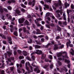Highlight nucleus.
I'll return each mask as SVG.
<instances>
[{"mask_svg": "<svg viewBox=\"0 0 74 74\" xmlns=\"http://www.w3.org/2000/svg\"><path fill=\"white\" fill-rule=\"evenodd\" d=\"M25 25H29V23L27 20H26L25 22Z\"/></svg>", "mask_w": 74, "mask_h": 74, "instance_id": "obj_27", "label": "nucleus"}, {"mask_svg": "<svg viewBox=\"0 0 74 74\" xmlns=\"http://www.w3.org/2000/svg\"><path fill=\"white\" fill-rule=\"evenodd\" d=\"M14 36H18V32L16 31L14 32Z\"/></svg>", "mask_w": 74, "mask_h": 74, "instance_id": "obj_28", "label": "nucleus"}, {"mask_svg": "<svg viewBox=\"0 0 74 74\" xmlns=\"http://www.w3.org/2000/svg\"><path fill=\"white\" fill-rule=\"evenodd\" d=\"M62 70H64L66 73V72H67V71H68V70H67V69H66V67H64L63 69H62Z\"/></svg>", "mask_w": 74, "mask_h": 74, "instance_id": "obj_32", "label": "nucleus"}, {"mask_svg": "<svg viewBox=\"0 0 74 74\" xmlns=\"http://www.w3.org/2000/svg\"><path fill=\"white\" fill-rule=\"evenodd\" d=\"M6 16L7 17L8 19H11V18H12V16H11L10 15L8 14H6Z\"/></svg>", "mask_w": 74, "mask_h": 74, "instance_id": "obj_15", "label": "nucleus"}, {"mask_svg": "<svg viewBox=\"0 0 74 74\" xmlns=\"http://www.w3.org/2000/svg\"><path fill=\"white\" fill-rule=\"evenodd\" d=\"M71 19H74V16H71Z\"/></svg>", "mask_w": 74, "mask_h": 74, "instance_id": "obj_64", "label": "nucleus"}, {"mask_svg": "<svg viewBox=\"0 0 74 74\" xmlns=\"http://www.w3.org/2000/svg\"><path fill=\"white\" fill-rule=\"evenodd\" d=\"M36 25L37 26H38L39 27L40 26H41V24H39V23H37Z\"/></svg>", "mask_w": 74, "mask_h": 74, "instance_id": "obj_51", "label": "nucleus"}, {"mask_svg": "<svg viewBox=\"0 0 74 74\" xmlns=\"http://www.w3.org/2000/svg\"><path fill=\"white\" fill-rule=\"evenodd\" d=\"M14 69V67H10V70L11 71H13Z\"/></svg>", "mask_w": 74, "mask_h": 74, "instance_id": "obj_42", "label": "nucleus"}, {"mask_svg": "<svg viewBox=\"0 0 74 74\" xmlns=\"http://www.w3.org/2000/svg\"><path fill=\"white\" fill-rule=\"evenodd\" d=\"M56 12L57 13H60L61 14H62V13H63L62 11V10H58L56 11Z\"/></svg>", "mask_w": 74, "mask_h": 74, "instance_id": "obj_19", "label": "nucleus"}, {"mask_svg": "<svg viewBox=\"0 0 74 74\" xmlns=\"http://www.w3.org/2000/svg\"><path fill=\"white\" fill-rule=\"evenodd\" d=\"M70 53H71L72 55H74V50L72 48H71L69 51Z\"/></svg>", "mask_w": 74, "mask_h": 74, "instance_id": "obj_7", "label": "nucleus"}, {"mask_svg": "<svg viewBox=\"0 0 74 74\" xmlns=\"http://www.w3.org/2000/svg\"><path fill=\"white\" fill-rule=\"evenodd\" d=\"M64 5L65 7H66V8L67 7H69V5H70L66 2L65 3Z\"/></svg>", "mask_w": 74, "mask_h": 74, "instance_id": "obj_24", "label": "nucleus"}, {"mask_svg": "<svg viewBox=\"0 0 74 74\" xmlns=\"http://www.w3.org/2000/svg\"><path fill=\"white\" fill-rule=\"evenodd\" d=\"M35 48L36 49H38V48H41V46L38 45H35Z\"/></svg>", "mask_w": 74, "mask_h": 74, "instance_id": "obj_20", "label": "nucleus"}, {"mask_svg": "<svg viewBox=\"0 0 74 74\" xmlns=\"http://www.w3.org/2000/svg\"><path fill=\"white\" fill-rule=\"evenodd\" d=\"M36 53L38 55H41V54H42V51L38 49H37L36 50Z\"/></svg>", "mask_w": 74, "mask_h": 74, "instance_id": "obj_4", "label": "nucleus"}, {"mask_svg": "<svg viewBox=\"0 0 74 74\" xmlns=\"http://www.w3.org/2000/svg\"><path fill=\"white\" fill-rule=\"evenodd\" d=\"M29 50H32L33 49V47L32 46H29Z\"/></svg>", "mask_w": 74, "mask_h": 74, "instance_id": "obj_54", "label": "nucleus"}, {"mask_svg": "<svg viewBox=\"0 0 74 74\" xmlns=\"http://www.w3.org/2000/svg\"><path fill=\"white\" fill-rule=\"evenodd\" d=\"M23 31L24 32V33H26V28L24 27L23 28Z\"/></svg>", "mask_w": 74, "mask_h": 74, "instance_id": "obj_38", "label": "nucleus"}, {"mask_svg": "<svg viewBox=\"0 0 74 74\" xmlns=\"http://www.w3.org/2000/svg\"><path fill=\"white\" fill-rule=\"evenodd\" d=\"M37 21H42V19H41V18H37Z\"/></svg>", "mask_w": 74, "mask_h": 74, "instance_id": "obj_61", "label": "nucleus"}, {"mask_svg": "<svg viewBox=\"0 0 74 74\" xmlns=\"http://www.w3.org/2000/svg\"><path fill=\"white\" fill-rule=\"evenodd\" d=\"M29 68H30V70H31V71H31V72H32V71H33V67H32L31 66V65H30V66H29Z\"/></svg>", "mask_w": 74, "mask_h": 74, "instance_id": "obj_44", "label": "nucleus"}, {"mask_svg": "<svg viewBox=\"0 0 74 74\" xmlns=\"http://www.w3.org/2000/svg\"><path fill=\"white\" fill-rule=\"evenodd\" d=\"M45 1L47 3H51V0H46Z\"/></svg>", "mask_w": 74, "mask_h": 74, "instance_id": "obj_53", "label": "nucleus"}, {"mask_svg": "<svg viewBox=\"0 0 74 74\" xmlns=\"http://www.w3.org/2000/svg\"><path fill=\"white\" fill-rule=\"evenodd\" d=\"M3 8L2 7L0 6V12H1V13H3Z\"/></svg>", "mask_w": 74, "mask_h": 74, "instance_id": "obj_26", "label": "nucleus"}, {"mask_svg": "<svg viewBox=\"0 0 74 74\" xmlns=\"http://www.w3.org/2000/svg\"><path fill=\"white\" fill-rule=\"evenodd\" d=\"M16 13L18 14V15H21L22 14H20L21 13V11L19 10H16Z\"/></svg>", "mask_w": 74, "mask_h": 74, "instance_id": "obj_11", "label": "nucleus"}, {"mask_svg": "<svg viewBox=\"0 0 74 74\" xmlns=\"http://www.w3.org/2000/svg\"><path fill=\"white\" fill-rule=\"evenodd\" d=\"M21 7H22L23 8H26V6L23 4H21Z\"/></svg>", "mask_w": 74, "mask_h": 74, "instance_id": "obj_39", "label": "nucleus"}, {"mask_svg": "<svg viewBox=\"0 0 74 74\" xmlns=\"http://www.w3.org/2000/svg\"><path fill=\"white\" fill-rule=\"evenodd\" d=\"M70 44H71V41H70V40H69L66 43L67 48L69 47V45L70 47H73V45Z\"/></svg>", "mask_w": 74, "mask_h": 74, "instance_id": "obj_1", "label": "nucleus"}, {"mask_svg": "<svg viewBox=\"0 0 74 74\" xmlns=\"http://www.w3.org/2000/svg\"><path fill=\"white\" fill-rule=\"evenodd\" d=\"M21 62L23 64H24L25 63V60H22Z\"/></svg>", "mask_w": 74, "mask_h": 74, "instance_id": "obj_60", "label": "nucleus"}, {"mask_svg": "<svg viewBox=\"0 0 74 74\" xmlns=\"http://www.w3.org/2000/svg\"><path fill=\"white\" fill-rule=\"evenodd\" d=\"M11 60H14V57H12L8 59V61H6L8 64V62H11Z\"/></svg>", "mask_w": 74, "mask_h": 74, "instance_id": "obj_8", "label": "nucleus"}, {"mask_svg": "<svg viewBox=\"0 0 74 74\" xmlns=\"http://www.w3.org/2000/svg\"><path fill=\"white\" fill-rule=\"evenodd\" d=\"M32 39H29V41H28V43H32Z\"/></svg>", "mask_w": 74, "mask_h": 74, "instance_id": "obj_46", "label": "nucleus"}, {"mask_svg": "<svg viewBox=\"0 0 74 74\" xmlns=\"http://www.w3.org/2000/svg\"><path fill=\"white\" fill-rule=\"evenodd\" d=\"M58 60H64V58H58Z\"/></svg>", "mask_w": 74, "mask_h": 74, "instance_id": "obj_36", "label": "nucleus"}, {"mask_svg": "<svg viewBox=\"0 0 74 74\" xmlns=\"http://www.w3.org/2000/svg\"><path fill=\"white\" fill-rule=\"evenodd\" d=\"M65 63H67L68 64L70 63V61L69 60H68L67 59H65Z\"/></svg>", "mask_w": 74, "mask_h": 74, "instance_id": "obj_30", "label": "nucleus"}, {"mask_svg": "<svg viewBox=\"0 0 74 74\" xmlns=\"http://www.w3.org/2000/svg\"><path fill=\"white\" fill-rule=\"evenodd\" d=\"M45 26L47 27V28H49V29H50V26L49 25H48V24H47L45 25Z\"/></svg>", "mask_w": 74, "mask_h": 74, "instance_id": "obj_47", "label": "nucleus"}, {"mask_svg": "<svg viewBox=\"0 0 74 74\" xmlns=\"http://www.w3.org/2000/svg\"><path fill=\"white\" fill-rule=\"evenodd\" d=\"M35 42L37 44H38V45H41V43L40 41H38L37 40H35Z\"/></svg>", "mask_w": 74, "mask_h": 74, "instance_id": "obj_33", "label": "nucleus"}, {"mask_svg": "<svg viewBox=\"0 0 74 74\" xmlns=\"http://www.w3.org/2000/svg\"><path fill=\"white\" fill-rule=\"evenodd\" d=\"M17 52L18 53H20V54H21V53H22V51L19 50H18Z\"/></svg>", "mask_w": 74, "mask_h": 74, "instance_id": "obj_57", "label": "nucleus"}, {"mask_svg": "<svg viewBox=\"0 0 74 74\" xmlns=\"http://www.w3.org/2000/svg\"><path fill=\"white\" fill-rule=\"evenodd\" d=\"M35 3L36 1H35V0H33L32 1H29V4L30 5H32V7H34V5H35Z\"/></svg>", "mask_w": 74, "mask_h": 74, "instance_id": "obj_2", "label": "nucleus"}, {"mask_svg": "<svg viewBox=\"0 0 74 74\" xmlns=\"http://www.w3.org/2000/svg\"><path fill=\"white\" fill-rule=\"evenodd\" d=\"M58 49V47L57 46H55L53 48L54 50H56Z\"/></svg>", "mask_w": 74, "mask_h": 74, "instance_id": "obj_35", "label": "nucleus"}, {"mask_svg": "<svg viewBox=\"0 0 74 74\" xmlns=\"http://www.w3.org/2000/svg\"><path fill=\"white\" fill-rule=\"evenodd\" d=\"M53 64H51L50 65V69H52L53 68Z\"/></svg>", "mask_w": 74, "mask_h": 74, "instance_id": "obj_62", "label": "nucleus"}, {"mask_svg": "<svg viewBox=\"0 0 74 74\" xmlns=\"http://www.w3.org/2000/svg\"><path fill=\"white\" fill-rule=\"evenodd\" d=\"M2 38H4V39H6V37L4 35H3L2 36Z\"/></svg>", "mask_w": 74, "mask_h": 74, "instance_id": "obj_59", "label": "nucleus"}, {"mask_svg": "<svg viewBox=\"0 0 74 74\" xmlns=\"http://www.w3.org/2000/svg\"><path fill=\"white\" fill-rule=\"evenodd\" d=\"M8 41L9 42V43L10 44H12V39L11 37H8Z\"/></svg>", "mask_w": 74, "mask_h": 74, "instance_id": "obj_9", "label": "nucleus"}, {"mask_svg": "<svg viewBox=\"0 0 74 74\" xmlns=\"http://www.w3.org/2000/svg\"><path fill=\"white\" fill-rule=\"evenodd\" d=\"M62 53L60 52L57 54V57H60V56H62Z\"/></svg>", "mask_w": 74, "mask_h": 74, "instance_id": "obj_22", "label": "nucleus"}, {"mask_svg": "<svg viewBox=\"0 0 74 74\" xmlns=\"http://www.w3.org/2000/svg\"><path fill=\"white\" fill-rule=\"evenodd\" d=\"M1 74H5V73H4V70H2L1 71Z\"/></svg>", "mask_w": 74, "mask_h": 74, "instance_id": "obj_49", "label": "nucleus"}, {"mask_svg": "<svg viewBox=\"0 0 74 74\" xmlns=\"http://www.w3.org/2000/svg\"><path fill=\"white\" fill-rule=\"evenodd\" d=\"M19 59H24V57L23 56H20L19 57Z\"/></svg>", "mask_w": 74, "mask_h": 74, "instance_id": "obj_41", "label": "nucleus"}, {"mask_svg": "<svg viewBox=\"0 0 74 74\" xmlns=\"http://www.w3.org/2000/svg\"><path fill=\"white\" fill-rule=\"evenodd\" d=\"M21 11L22 12H25L26 10H25V9H24L23 8H22L21 9Z\"/></svg>", "mask_w": 74, "mask_h": 74, "instance_id": "obj_58", "label": "nucleus"}, {"mask_svg": "<svg viewBox=\"0 0 74 74\" xmlns=\"http://www.w3.org/2000/svg\"><path fill=\"white\" fill-rule=\"evenodd\" d=\"M22 53L23 54V55L26 56L27 55V53L26 51H23L22 52Z\"/></svg>", "mask_w": 74, "mask_h": 74, "instance_id": "obj_13", "label": "nucleus"}, {"mask_svg": "<svg viewBox=\"0 0 74 74\" xmlns=\"http://www.w3.org/2000/svg\"><path fill=\"white\" fill-rule=\"evenodd\" d=\"M32 58L33 59V60H35V57L34 56H32Z\"/></svg>", "mask_w": 74, "mask_h": 74, "instance_id": "obj_50", "label": "nucleus"}, {"mask_svg": "<svg viewBox=\"0 0 74 74\" xmlns=\"http://www.w3.org/2000/svg\"><path fill=\"white\" fill-rule=\"evenodd\" d=\"M67 22H66V21H64V22H63L62 23V24H63V25H65V26H66V25H67Z\"/></svg>", "mask_w": 74, "mask_h": 74, "instance_id": "obj_37", "label": "nucleus"}, {"mask_svg": "<svg viewBox=\"0 0 74 74\" xmlns=\"http://www.w3.org/2000/svg\"><path fill=\"white\" fill-rule=\"evenodd\" d=\"M60 48V49H62L63 48H64V45H61Z\"/></svg>", "mask_w": 74, "mask_h": 74, "instance_id": "obj_52", "label": "nucleus"}, {"mask_svg": "<svg viewBox=\"0 0 74 74\" xmlns=\"http://www.w3.org/2000/svg\"><path fill=\"white\" fill-rule=\"evenodd\" d=\"M49 57L50 59H52V55H49Z\"/></svg>", "mask_w": 74, "mask_h": 74, "instance_id": "obj_56", "label": "nucleus"}, {"mask_svg": "<svg viewBox=\"0 0 74 74\" xmlns=\"http://www.w3.org/2000/svg\"><path fill=\"white\" fill-rule=\"evenodd\" d=\"M63 18L64 21H66V15H65V14H63Z\"/></svg>", "mask_w": 74, "mask_h": 74, "instance_id": "obj_25", "label": "nucleus"}, {"mask_svg": "<svg viewBox=\"0 0 74 74\" xmlns=\"http://www.w3.org/2000/svg\"><path fill=\"white\" fill-rule=\"evenodd\" d=\"M42 59H44L45 58V56H46V55L44 53H42Z\"/></svg>", "mask_w": 74, "mask_h": 74, "instance_id": "obj_21", "label": "nucleus"}, {"mask_svg": "<svg viewBox=\"0 0 74 74\" xmlns=\"http://www.w3.org/2000/svg\"><path fill=\"white\" fill-rule=\"evenodd\" d=\"M57 30L58 32H62V29L59 26L57 25Z\"/></svg>", "mask_w": 74, "mask_h": 74, "instance_id": "obj_14", "label": "nucleus"}, {"mask_svg": "<svg viewBox=\"0 0 74 74\" xmlns=\"http://www.w3.org/2000/svg\"><path fill=\"white\" fill-rule=\"evenodd\" d=\"M24 21H25V19L23 18H20L18 19V22L19 23H23Z\"/></svg>", "mask_w": 74, "mask_h": 74, "instance_id": "obj_6", "label": "nucleus"}, {"mask_svg": "<svg viewBox=\"0 0 74 74\" xmlns=\"http://www.w3.org/2000/svg\"><path fill=\"white\" fill-rule=\"evenodd\" d=\"M3 10L5 12H8V10H7V9L5 8H3Z\"/></svg>", "mask_w": 74, "mask_h": 74, "instance_id": "obj_48", "label": "nucleus"}, {"mask_svg": "<svg viewBox=\"0 0 74 74\" xmlns=\"http://www.w3.org/2000/svg\"><path fill=\"white\" fill-rule=\"evenodd\" d=\"M48 67V65H45L43 67V68H44V69H46V68H47Z\"/></svg>", "mask_w": 74, "mask_h": 74, "instance_id": "obj_43", "label": "nucleus"}, {"mask_svg": "<svg viewBox=\"0 0 74 74\" xmlns=\"http://www.w3.org/2000/svg\"><path fill=\"white\" fill-rule=\"evenodd\" d=\"M71 7L72 9H74V5L73 4H72L71 5Z\"/></svg>", "mask_w": 74, "mask_h": 74, "instance_id": "obj_45", "label": "nucleus"}, {"mask_svg": "<svg viewBox=\"0 0 74 74\" xmlns=\"http://www.w3.org/2000/svg\"><path fill=\"white\" fill-rule=\"evenodd\" d=\"M3 43L4 44H7V42L5 40H3Z\"/></svg>", "mask_w": 74, "mask_h": 74, "instance_id": "obj_55", "label": "nucleus"}, {"mask_svg": "<svg viewBox=\"0 0 74 74\" xmlns=\"http://www.w3.org/2000/svg\"><path fill=\"white\" fill-rule=\"evenodd\" d=\"M72 12V10H71L68 9L67 10V12L68 15H69V13H70V12Z\"/></svg>", "mask_w": 74, "mask_h": 74, "instance_id": "obj_23", "label": "nucleus"}, {"mask_svg": "<svg viewBox=\"0 0 74 74\" xmlns=\"http://www.w3.org/2000/svg\"><path fill=\"white\" fill-rule=\"evenodd\" d=\"M36 30L37 32L36 33V34H41V31L39 29H36Z\"/></svg>", "mask_w": 74, "mask_h": 74, "instance_id": "obj_12", "label": "nucleus"}, {"mask_svg": "<svg viewBox=\"0 0 74 74\" xmlns=\"http://www.w3.org/2000/svg\"><path fill=\"white\" fill-rule=\"evenodd\" d=\"M56 16L57 18H59L60 17V14L58 13H57V14L56 15Z\"/></svg>", "mask_w": 74, "mask_h": 74, "instance_id": "obj_29", "label": "nucleus"}, {"mask_svg": "<svg viewBox=\"0 0 74 74\" xmlns=\"http://www.w3.org/2000/svg\"><path fill=\"white\" fill-rule=\"evenodd\" d=\"M26 69L27 71H28V73H30L32 72V71H30L29 70V68L28 66H26Z\"/></svg>", "mask_w": 74, "mask_h": 74, "instance_id": "obj_16", "label": "nucleus"}, {"mask_svg": "<svg viewBox=\"0 0 74 74\" xmlns=\"http://www.w3.org/2000/svg\"><path fill=\"white\" fill-rule=\"evenodd\" d=\"M34 71H36L37 73H39L40 72V71L39 70V69H38V67L36 66V68H35L34 70Z\"/></svg>", "mask_w": 74, "mask_h": 74, "instance_id": "obj_5", "label": "nucleus"}, {"mask_svg": "<svg viewBox=\"0 0 74 74\" xmlns=\"http://www.w3.org/2000/svg\"><path fill=\"white\" fill-rule=\"evenodd\" d=\"M2 19H3V20H5V18H4V16H2Z\"/></svg>", "mask_w": 74, "mask_h": 74, "instance_id": "obj_63", "label": "nucleus"}, {"mask_svg": "<svg viewBox=\"0 0 74 74\" xmlns=\"http://www.w3.org/2000/svg\"><path fill=\"white\" fill-rule=\"evenodd\" d=\"M7 53L8 54V56H10L12 53V52L11 51V52L8 51L7 52Z\"/></svg>", "mask_w": 74, "mask_h": 74, "instance_id": "obj_17", "label": "nucleus"}, {"mask_svg": "<svg viewBox=\"0 0 74 74\" xmlns=\"http://www.w3.org/2000/svg\"><path fill=\"white\" fill-rule=\"evenodd\" d=\"M52 45L51 43H49L46 45L44 47L45 48H48L49 46H50V45Z\"/></svg>", "mask_w": 74, "mask_h": 74, "instance_id": "obj_18", "label": "nucleus"}, {"mask_svg": "<svg viewBox=\"0 0 74 74\" xmlns=\"http://www.w3.org/2000/svg\"><path fill=\"white\" fill-rule=\"evenodd\" d=\"M7 8L8 10H12V7H11L10 6H8L7 7Z\"/></svg>", "mask_w": 74, "mask_h": 74, "instance_id": "obj_34", "label": "nucleus"}, {"mask_svg": "<svg viewBox=\"0 0 74 74\" xmlns=\"http://www.w3.org/2000/svg\"><path fill=\"white\" fill-rule=\"evenodd\" d=\"M15 2H16V1H15V0H10V1H8L7 3H8V4H11L12 3H15Z\"/></svg>", "mask_w": 74, "mask_h": 74, "instance_id": "obj_10", "label": "nucleus"}, {"mask_svg": "<svg viewBox=\"0 0 74 74\" xmlns=\"http://www.w3.org/2000/svg\"><path fill=\"white\" fill-rule=\"evenodd\" d=\"M58 64L59 66H62V62L60 61H58Z\"/></svg>", "mask_w": 74, "mask_h": 74, "instance_id": "obj_40", "label": "nucleus"}, {"mask_svg": "<svg viewBox=\"0 0 74 74\" xmlns=\"http://www.w3.org/2000/svg\"><path fill=\"white\" fill-rule=\"evenodd\" d=\"M58 3H57L55 4V5L56 7H58L59 6V5H62V2H61V0H58Z\"/></svg>", "mask_w": 74, "mask_h": 74, "instance_id": "obj_3", "label": "nucleus"}, {"mask_svg": "<svg viewBox=\"0 0 74 74\" xmlns=\"http://www.w3.org/2000/svg\"><path fill=\"white\" fill-rule=\"evenodd\" d=\"M63 58H69V57L67 56V54H66V55L64 56H62Z\"/></svg>", "mask_w": 74, "mask_h": 74, "instance_id": "obj_31", "label": "nucleus"}]
</instances>
